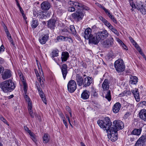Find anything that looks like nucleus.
<instances>
[{
  "label": "nucleus",
  "mask_w": 146,
  "mask_h": 146,
  "mask_svg": "<svg viewBox=\"0 0 146 146\" xmlns=\"http://www.w3.org/2000/svg\"><path fill=\"white\" fill-rule=\"evenodd\" d=\"M68 3L69 5L72 6L68 7V11H75V8L78 9L75 13L71 15L72 18L77 22L83 19L85 14L83 10L88 11L90 9L88 7L82 3L77 1H70Z\"/></svg>",
  "instance_id": "1"
},
{
  "label": "nucleus",
  "mask_w": 146,
  "mask_h": 146,
  "mask_svg": "<svg viewBox=\"0 0 146 146\" xmlns=\"http://www.w3.org/2000/svg\"><path fill=\"white\" fill-rule=\"evenodd\" d=\"M91 29L88 27L86 29L84 33H82L84 38L88 39L89 43L97 44L101 40H104L108 36L109 33L106 30L99 31L95 33L94 35L92 34Z\"/></svg>",
  "instance_id": "2"
},
{
  "label": "nucleus",
  "mask_w": 146,
  "mask_h": 146,
  "mask_svg": "<svg viewBox=\"0 0 146 146\" xmlns=\"http://www.w3.org/2000/svg\"><path fill=\"white\" fill-rule=\"evenodd\" d=\"M97 123L99 126L104 130H106V132L110 133H108V138L112 141H115L118 138L117 131L115 128L111 127L112 122L108 117L105 118L104 121L99 119L97 121Z\"/></svg>",
  "instance_id": "3"
},
{
  "label": "nucleus",
  "mask_w": 146,
  "mask_h": 146,
  "mask_svg": "<svg viewBox=\"0 0 146 146\" xmlns=\"http://www.w3.org/2000/svg\"><path fill=\"white\" fill-rule=\"evenodd\" d=\"M15 84L11 79L2 82L0 84V88L5 93L11 92L15 88Z\"/></svg>",
  "instance_id": "4"
},
{
  "label": "nucleus",
  "mask_w": 146,
  "mask_h": 146,
  "mask_svg": "<svg viewBox=\"0 0 146 146\" xmlns=\"http://www.w3.org/2000/svg\"><path fill=\"white\" fill-rule=\"evenodd\" d=\"M114 66L118 72H123L125 70V66L123 60L119 59L116 60L114 63Z\"/></svg>",
  "instance_id": "5"
},
{
  "label": "nucleus",
  "mask_w": 146,
  "mask_h": 146,
  "mask_svg": "<svg viewBox=\"0 0 146 146\" xmlns=\"http://www.w3.org/2000/svg\"><path fill=\"white\" fill-rule=\"evenodd\" d=\"M77 88V85L76 82L73 80L70 81L68 84L67 88L68 91L72 93L74 92Z\"/></svg>",
  "instance_id": "6"
},
{
  "label": "nucleus",
  "mask_w": 146,
  "mask_h": 146,
  "mask_svg": "<svg viewBox=\"0 0 146 146\" xmlns=\"http://www.w3.org/2000/svg\"><path fill=\"white\" fill-rule=\"evenodd\" d=\"M113 125L115 128V129L117 131L121 129L124 127V124L121 120H115L113 121Z\"/></svg>",
  "instance_id": "7"
},
{
  "label": "nucleus",
  "mask_w": 146,
  "mask_h": 146,
  "mask_svg": "<svg viewBox=\"0 0 146 146\" xmlns=\"http://www.w3.org/2000/svg\"><path fill=\"white\" fill-rule=\"evenodd\" d=\"M113 38L107 39L103 41L102 44L103 46L107 48L112 46L113 44Z\"/></svg>",
  "instance_id": "8"
},
{
  "label": "nucleus",
  "mask_w": 146,
  "mask_h": 146,
  "mask_svg": "<svg viewBox=\"0 0 146 146\" xmlns=\"http://www.w3.org/2000/svg\"><path fill=\"white\" fill-rule=\"evenodd\" d=\"M93 79L92 77L87 76L84 79L83 85L84 87L89 86L93 82Z\"/></svg>",
  "instance_id": "9"
},
{
  "label": "nucleus",
  "mask_w": 146,
  "mask_h": 146,
  "mask_svg": "<svg viewBox=\"0 0 146 146\" xmlns=\"http://www.w3.org/2000/svg\"><path fill=\"white\" fill-rule=\"evenodd\" d=\"M40 6L41 9L44 11L48 10L51 7L50 4L48 2L46 1L42 3Z\"/></svg>",
  "instance_id": "10"
},
{
  "label": "nucleus",
  "mask_w": 146,
  "mask_h": 146,
  "mask_svg": "<svg viewBox=\"0 0 146 146\" xmlns=\"http://www.w3.org/2000/svg\"><path fill=\"white\" fill-rule=\"evenodd\" d=\"M48 38L49 34L48 33H46L45 34H43L39 37V40L41 44H44L48 40Z\"/></svg>",
  "instance_id": "11"
},
{
  "label": "nucleus",
  "mask_w": 146,
  "mask_h": 146,
  "mask_svg": "<svg viewBox=\"0 0 146 146\" xmlns=\"http://www.w3.org/2000/svg\"><path fill=\"white\" fill-rule=\"evenodd\" d=\"M60 69L61 70L63 78L65 80L68 72L67 65L66 64H63L60 67Z\"/></svg>",
  "instance_id": "12"
},
{
  "label": "nucleus",
  "mask_w": 146,
  "mask_h": 146,
  "mask_svg": "<svg viewBox=\"0 0 146 146\" xmlns=\"http://www.w3.org/2000/svg\"><path fill=\"white\" fill-rule=\"evenodd\" d=\"M56 20L55 19L52 18L48 21L47 25L48 27L51 29H54L56 27Z\"/></svg>",
  "instance_id": "13"
},
{
  "label": "nucleus",
  "mask_w": 146,
  "mask_h": 146,
  "mask_svg": "<svg viewBox=\"0 0 146 146\" xmlns=\"http://www.w3.org/2000/svg\"><path fill=\"white\" fill-rule=\"evenodd\" d=\"M2 78L3 80L9 78L11 76V72L9 70H5L4 72L1 74Z\"/></svg>",
  "instance_id": "14"
},
{
  "label": "nucleus",
  "mask_w": 146,
  "mask_h": 146,
  "mask_svg": "<svg viewBox=\"0 0 146 146\" xmlns=\"http://www.w3.org/2000/svg\"><path fill=\"white\" fill-rule=\"evenodd\" d=\"M139 116L141 119L146 122V110L143 109L140 110L139 113Z\"/></svg>",
  "instance_id": "15"
},
{
  "label": "nucleus",
  "mask_w": 146,
  "mask_h": 146,
  "mask_svg": "<svg viewBox=\"0 0 146 146\" xmlns=\"http://www.w3.org/2000/svg\"><path fill=\"white\" fill-rule=\"evenodd\" d=\"M110 84L109 80L108 79H105L102 83V88L104 91H107L109 89Z\"/></svg>",
  "instance_id": "16"
},
{
  "label": "nucleus",
  "mask_w": 146,
  "mask_h": 146,
  "mask_svg": "<svg viewBox=\"0 0 146 146\" xmlns=\"http://www.w3.org/2000/svg\"><path fill=\"white\" fill-rule=\"evenodd\" d=\"M76 80L78 86H81L83 85L84 79L80 75L77 74L76 77Z\"/></svg>",
  "instance_id": "17"
},
{
  "label": "nucleus",
  "mask_w": 146,
  "mask_h": 146,
  "mask_svg": "<svg viewBox=\"0 0 146 146\" xmlns=\"http://www.w3.org/2000/svg\"><path fill=\"white\" fill-rule=\"evenodd\" d=\"M69 57V53L67 52H63L61 54V61L63 62H66L68 60Z\"/></svg>",
  "instance_id": "18"
},
{
  "label": "nucleus",
  "mask_w": 146,
  "mask_h": 146,
  "mask_svg": "<svg viewBox=\"0 0 146 146\" xmlns=\"http://www.w3.org/2000/svg\"><path fill=\"white\" fill-rule=\"evenodd\" d=\"M99 18L100 20L109 29L112 26L109 22L102 16H100Z\"/></svg>",
  "instance_id": "19"
},
{
  "label": "nucleus",
  "mask_w": 146,
  "mask_h": 146,
  "mask_svg": "<svg viewBox=\"0 0 146 146\" xmlns=\"http://www.w3.org/2000/svg\"><path fill=\"white\" fill-rule=\"evenodd\" d=\"M131 92L136 101L137 102H139L140 100L139 97V93L138 92V89H135L134 90H132Z\"/></svg>",
  "instance_id": "20"
},
{
  "label": "nucleus",
  "mask_w": 146,
  "mask_h": 146,
  "mask_svg": "<svg viewBox=\"0 0 146 146\" xmlns=\"http://www.w3.org/2000/svg\"><path fill=\"white\" fill-rule=\"evenodd\" d=\"M121 108V104L120 103L117 102L113 106V111L115 113H118Z\"/></svg>",
  "instance_id": "21"
},
{
  "label": "nucleus",
  "mask_w": 146,
  "mask_h": 146,
  "mask_svg": "<svg viewBox=\"0 0 146 146\" xmlns=\"http://www.w3.org/2000/svg\"><path fill=\"white\" fill-rule=\"evenodd\" d=\"M89 96L90 93L89 91L86 90H85L82 94L81 96L82 98L86 100L89 98Z\"/></svg>",
  "instance_id": "22"
},
{
  "label": "nucleus",
  "mask_w": 146,
  "mask_h": 146,
  "mask_svg": "<svg viewBox=\"0 0 146 146\" xmlns=\"http://www.w3.org/2000/svg\"><path fill=\"white\" fill-rule=\"evenodd\" d=\"M141 131V128H139V129H134L131 132V135L139 136L140 135Z\"/></svg>",
  "instance_id": "23"
},
{
  "label": "nucleus",
  "mask_w": 146,
  "mask_h": 146,
  "mask_svg": "<svg viewBox=\"0 0 146 146\" xmlns=\"http://www.w3.org/2000/svg\"><path fill=\"white\" fill-rule=\"evenodd\" d=\"M130 80L129 81V83L131 84H135L137 82V77L134 76H130Z\"/></svg>",
  "instance_id": "24"
},
{
  "label": "nucleus",
  "mask_w": 146,
  "mask_h": 146,
  "mask_svg": "<svg viewBox=\"0 0 146 146\" xmlns=\"http://www.w3.org/2000/svg\"><path fill=\"white\" fill-rule=\"evenodd\" d=\"M43 143H47L49 141L50 139V136L46 133H45L43 137Z\"/></svg>",
  "instance_id": "25"
},
{
  "label": "nucleus",
  "mask_w": 146,
  "mask_h": 146,
  "mask_svg": "<svg viewBox=\"0 0 146 146\" xmlns=\"http://www.w3.org/2000/svg\"><path fill=\"white\" fill-rule=\"evenodd\" d=\"M39 94L44 103L46 104H47L46 100L43 92H40Z\"/></svg>",
  "instance_id": "26"
},
{
  "label": "nucleus",
  "mask_w": 146,
  "mask_h": 146,
  "mask_svg": "<svg viewBox=\"0 0 146 146\" xmlns=\"http://www.w3.org/2000/svg\"><path fill=\"white\" fill-rule=\"evenodd\" d=\"M59 51L57 49H55L52 50V54H51V57L54 58V57L57 56L58 55Z\"/></svg>",
  "instance_id": "27"
},
{
  "label": "nucleus",
  "mask_w": 146,
  "mask_h": 146,
  "mask_svg": "<svg viewBox=\"0 0 146 146\" xmlns=\"http://www.w3.org/2000/svg\"><path fill=\"white\" fill-rule=\"evenodd\" d=\"M131 94V92L129 90H125L122 93L119 94V96L121 97L124 96H128L129 95Z\"/></svg>",
  "instance_id": "28"
},
{
  "label": "nucleus",
  "mask_w": 146,
  "mask_h": 146,
  "mask_svg": "<svg viewBox=\"0 0 146 146\" xmlns=\"http://www.w3.org/2000/svg\"><path fill=\"white\" fill-rule=\"evenodd\" d=\"M137 9L139 10H140L141 12L142 13V14L144 15L145 14V9L143 8V5L141 4V7H138V5H137Z\"/></svg>",
  "instance_id": "29"
},
{
  "label": "nucleus",
  "mask_w": 146,
  "mask_h": 146,
  "mask_svg": "<svg viewBox=\"0 0 146 146\" xmlns=\"http://www.w3.org/2000/svg\"><path fill=\"white\" fill-rule=\"evenodd\" d=\"M109 29L117 35L118 36L119 35L118 31L112 25Z\"/></svg>",
  "instance_id": "30"
},
{
  "label": "nucleus",
  "mask_w": 146,
  "mask_h": 146,
  "mask_svg": "<svg viewBox=\"0 0 146 146\" xmlns=\"http://www.w3.org/2000/svg\"><path fill=\"white\" fill-rule=\"evenodd\" d=\"M105 98L108 100V101H110L111 100V92L110 90L108 91L105 96Z\"/></svg>",
  "instance_id": "31"
},
{
  "label": "nucleus",
  "mask_w": 146,
  "mask_h": 146,
  "mask_svg": "<svg viewBox=\"0 0 146 146\" xmlns=\"http://www.w3.org/2000/svg\"><path fill=\"white\" fill-rule=\"evenodd\" d=\"M38 25V24L37 21L33 20L32 21L31 24V26L32 28H36L37 26Z\"/></svg>",
  "instance_id": "32"
},
{
  "label": "nucleus",
  "mask_w": 146,
  "mask_h": 146,
  "mask_svg": "<svg viewBox=\"0 0 146 146\" xmlns=\"http://www.w3.org/2000/svg\"><path fill=\"white\" fill-rule=\"evenodd\" d=\"M66 38H67V37L62 36H59L57 37V40L58 41H65L66 40Z\"/></svg>",
  "instance_id": "33"
},
{
  "label": "nucleus",
  "mask_w": 146,
  "mask_h": 146,
  "mask_svg": "<svg viewBox=\"0 0 146 146\" xmlns=\"http://www.w3.org/2000/svg\"><path fill=\"white\" fill-rule=\"evenodd\" d=\"M138 141H140L141 143H143L145 144V142L146 141V136L145 135H143L139 138Z\"/></svg>",
  "instance_id": "34"
},
{
  "label": "nucleus",
  "mask_w": 146,
  "mask_h": 146,
  "mask_svg": "<svg viewBox=\"0 0 146 146\" xmlns=\"http://www.w3.org/2000/svg\"><path fill=\"white\" fill-rule=\"evenodd\" d=\"M129 2L130 5L132 7L133 9H135L137 8V6L136 7L135 6V5L134 3L133 0H129Z\"/></svg>",
  "instance_id": "35"
},
{
  "label": "nucleus",
  "mask_w": 146,
  "mask_h": 146,
  "mask_svg": "<svg viewBox=\"0 0 146 146\" xmlns=\"http://www.w3.org/2000/svg\"><path fill=\"white\" fill-rule=\"evenodd\" d=\"M29 134L30 135L31 137V138L33 140V141L34 142H36V139L35 137V135L32 132H31Z\"/></svg>",
  "instance_id": "36"
},
{
  "label": "nucleus",
  "mask_w": 146,
  "mask_h": 146,
  "mask_svg": "<svg viewBox=\"0 0 146 146\" xmlns=\"http://www.w3.org/2000/svg\"><path fill=\"white\" fill-rule=\"evenodd\" d=\"M19 76L22 82L24 85H25V81L23 75L22 74H19Z\"/></svg>",
  "instance_id": "37"
},
{
  "label": "nucleus",
  "mask_w": 146,
  "mask_h": 146,
  "mask_svg": "<svg viewBox=\"0 0 146 146\" xmlns=\"http://www.w3.org/2000/svg\"><path fill=\"white\" fill-rule=\"evenodd\" d=\"M0 119L3 121L4 123H5L7 125H9V124L7 122V121L2 116L0 115Z\"/></svg>",
  "instance_id": "38"
},
{
  "label": "nucleus",
  "mask_w": 146,
  "mask_h": 146,
  "mask_svg": "<svg viewBox=\"0 0 146 146\" xmlns=\"http://www.w3.org/2000/svg\"><path fill=\"white\" fill-rule=\"evenodd\" d=\"M109 18L115 24L117 23V22L115 18L113 16L111 15H110Z\"/></svg>",
  "instance_id": "39"
},
{
  "label": "nucleus",
  "mask_w": 146,
  "mask_h": 146,
  "mask_svg": "<svg viewBox=\"0 0 146 146\" xmlns=\"http://www.w3.org/2000/svg\"><path fill=\"white\" fill-rule=\"evenodd\" d=\"M144 144L143 143H141L137 141L135 144V146H143Z\"/></svg>",
  "instance_id": "40"
},
{
  "label": "nucleus",
  "mask_w": 146,
  "mask_h": 146,
  "mask_svg": "<svg viewBox=\"0 0 146 146\" xmlns=\"http://www.w3.org/2000/svg\"><path fill=\"white\" fill-rule=\"evenodd\" d=\"M38 81H39L40 86L42 88H43L44 87V85L43 83V81H42L41 82L42 79L40 77H39L38 78Z\"/></svg>",
  "instance_id": "41"
},
{
  "label": "nucleus",
  "mask_w": 146,
  "mask_h": 146,
  "mask_svg": "<svg viewBox=\"0 0 146 146\" xmlns=\"http://www.w3.org/2000/svg\"><path fill=\"white\" fill-rule=\"evenodd\" d=\"M66 109L67 111H68L70 115V117H72V113H71V111L70 110V109L69 108V107L68 106H66Z\"/></svg>",
  "instance_id": "42"
},
{
  "label": "nucleus",
  "mask_w": 146,
  "mask_h": 146,
  "mask_svg": "<svg viewBox=\"0 0 146 146\" xmlns=\"http://www.w3.org/2000/svg\"><path fill=\"white\" fill-rule=\"evenodd\" d=\"M28 110H32V104L30 102V101L28 102Z\"/></svg>",
  "instance_id": "43"
},
{
  "label": "nucleus",
  "mask_w": 146,
  "mask_h": 146,
  "mask_svg": "<svg viewBox=\"0 0 146 146\" xmlns=\"http://www.w3.org/2000/svg\"><path fill=\"white\" fill-rule=\"evenodd\" d=\"M35 84L36 85V87H37V89L38 90V91L39 92V93H40V92H43L42 91V90L41 89V88L40 87H39L37 85V84H38V82H35Z\"/></svg>",
  "instance_id": "44"
},
{
  "label": "nucleus",
  "mask_w": 146,
  "mask_h": 146,
  "mask_svg": "<svg viewBox=\"0 0 146 146\" xmlns=\"http://www.w3.org/2000/svg\"><path fill=\"white\" fill-rule=\"evenodd\" d=\"M70 29L72 33H74L75 30L74 26H70Z\"/></svg>",
  "instance_id": "45"
},
{
  "label": "nucleus",
  "mask_w": 146,
  "mask_h": 146,
  "mask_svg": "<svg viewBox=\"0 0 146 146\" xmlns=\"http://www.w3.org/2000/svg\"><path fill=\"white\" fill-rule=\"evenodd\" d=\"M129 38L131 42L133 44H137V43L133 39L132 37L129 36Z\"/></svg>",
  "instance_id": "46"
},
{
  "label": "nucleus",
  "mask_w": 146,
  "mask_h": 146,
  "mask_svg": "<svg viewBox=\"0 0 146 146\" xmlns=\"http://www.w3.org/2000/svg\"><path fill=\"white\" fill-rule=\"evenodd\" d=\"M24 130L26 131H27L28 133L29 134L31 132V131L29 130V128L27 127V126H25L24 127Z\"/></svg>",
  "instance_id": "47"
},
{
  "label": "nucleus",
  "mask_w": 146,
  "mask_h": 146,
  "mask_svg": "<svg viewBox=\"0 0 146 146\" xmlns=\"http://www.w3.org/2000/svg\"><path fill=\"white\" fill-rule=\"evenodd\" d=\"M131 114L129 112H127L125 114L124 116V118L125 119L127 118Z\"/></svg>",
  "instance_id": "48"
},
{
  "label": "nucleus",
  "mask_w": 146,
  "mask_h": 146,
  "mask_svg": "<svg viewBox=\"0 0 146 146\" xmlns=\"http://www.w3.org/2000/svg\"><path fill=\"white\" fill-rule=\"evenodd\" d=\"M137 50L139 52V53L141 55H142L143 56H145V55L142 52L141 49L140 48V47H138V48H137Z\"/></svg>",
  "instance_id": "49"
},
{
  "label": "nucleus",
  "mask_w": 146,
  "mask_h": 146,
  "mask_svg": "<svg viewBox=\"0 0 146 146\" xmlns=\"http://www.w3.org/2000/svg\"><path fill=\"white\" fill-rule=\"evenodd\" d=\"M92 96L95 97H97L98 96V93L96 91H94L92 94Z\"/></svg>",
  "instance_id": "50"
},
{
  "label": "nucleus",
  "mask_w": 146,
  "mask_h": 146,
  "mask_svg": "<svg viewBox=\"0 0 146 146\" xmlns=\"http://www.w3.org/2000/svg\"><path fill=\"white\" fill-rule=\"evenodd\" d=\"M29 113L31 116V117L32 118L34 117V115L33 111L32 110H29Z\"/></svg>",
  "instance_id": "51"
},
{
  "label": "nucleus",
  "mask_w": 146,
  "mask_h": 146,
  "mask_svg": "<svg viewBox=\"0 0 146 146\" xmlns=\"http://www.w3.org/2000/svg\"><path fill=\"white\" fill-rule=\"evenodd\" d=\"M5 48L3 45L2 44L0 47V53L4 51Z\"/></svg>",
  "instance_id": "52"
},
{
  "label": "nucleus",
  "mask_w": 146,
  "mask_h": 146,
  "mask_svg": "<svg viewBox=\"0 0 146 146\" xmlns=\"http://www.w3.org/2000/svg\"><path fill=\"white\" fill-rule=\"evenodd\" d=\"M66 40L68 41L69 42L72 43L73 42V40L70 37H67V38Z\"/></svg>",
  "instance_id": "53"
},
{
  "label": "nucleus",
  "mask_w": 146,
  "mask_h": 146,
  "mask_svg": "<svg viewBox=\"0 0 146 146\" xmlns=\"http://www.w3.org/2000/svg\"><path fill=\"white\" fill-rule=\"evenodd\" d=\"M63 121L65 126H66V128H67L68 127V125L67 124V122L65 120V119H63Z\"/></svg>",
  "instance_id": "54"
},
{
  "label": "nucleus",
  "mask_w": 146,
  "mask_h": 146,
  "mask_svg": "<svg viewBox=\"0 0 146 146\" xmlns=\"http://www.w3.org/2000/svg\"><path fill=\"white\" fill-rule=\"evenodd\" d=\"M3 27L5 33L9 31L7 27L5 24H4Z\"/></svg>",
  "instance_id": "55"
},
{
  "label": "nucleus",
  "mask_w": 146,
  "mask_h": 146,
  "mask_svg": "<svg viewBox=\"0 0 146 146\" xmlns=\"http://www.w3.org/2000/svg\"><path fill=\"white\" fill-rule=\"evenodd\" d=\"M19 9L20 10V11L21 13L22 14V16H24V14L23 13V11L22 9V7H20V8H19Z\"/></svg>",
  "instance_id": "56"
},
{
  "label": "nucleus",
  "mask_w": 146,
  "mask_h": 146,
  "mask_svg": "<svg viewBox=\"0 0 146 146\" xmlns=\"http://www.w3.org/2000/svg\"><path fill=\"white\" fill-rule=\"evenodd\" d=\"M140 104H142L143 106H146V101H141L140 102Z\"/></svg>",
  "instance_id": "57"
},
{
  "label": "nucleus",
  "mask_w": 146,
  "mask_h": 146,
  "mask_svg": "<svg viewBox=\"0 0 146 146\" xmlns=\"http://www.w3.org/2000/svg\"><path fill=\"white\" fill-rule=\"evenodd\" d=\"M117 41L119 44L121 45L123 43V42L118 38L117 39Z\"/></svg>",
  "instance_id": "58"
},
{
  "label": "nucleus",
  "mask_w": 146,
  "mask_h": 146,
  "mask_svg": "<svg viewBox=\"0 0 146 146\" xmlns=\"http://www.w3.org/2000/svg\"><path fill=\"white\" fill-rule=\"evenodd\" d=\"M103 9L104 11L106 14L109 12V11L107 9H106L104 7H103Z\"/></svg>",
  "instance_id": "59"
},
{
  "label": "nucleus",
  "mask_w": 146,
  "mask_h": 146,
  "mask_svg": "<svg viewBox=\"0 0 146 146\" xmlns=\"http://www.w3.org/2000/svg\"><path fill=\"white\" fill-rule=\"evenodd\" d=\"M121 45L124 49L127 50V49H126L127 47L123 43Z\"/></svg>",
  "instance_id": "60"
},
{
  "label": "nucleus",
  "mask_w": 146,
  "mask_h": 146,
  "mask_svg": "<svg viewBox=\"0 0 146 146\" xmlns=\"http://www.w3.org/2000/svg\"><path fill=\"white\" fill-rule=\"evenodd\" d=\"M25 98H26V100L27 101H30V99L28 98V96L27 95H25Z\"/></svg>",
  "instance_id": "61"
},
{
  "label": "nucleus",
  "mask_w": 146,
  "mask_h": 146,
  "mask_svg": "<svg viewBox=\"0 0 146 146\" xmlns=\"http://www.w3.org/2000/svg\"><path fill=\"white\" fill-rule=\"evenodd\" d=\"M3 68L1 66H0V74L3 71Z\"/></svg>",
  "instance_id": "62"
},
{
  "label": "nucleus",
  "mask_w": 146,
  "mask_h": 146,
  "mask_svg": "<svg viewBox=\"0 0 146 146\" xmlns=\"http://www.w3.org/2000/svg\"><path fill=\"white\" fill-rule=\"evenodd\" d=\"M14 97V95H13V94H12L9 96H8L7 97V98L8 99H11L12 98H13Z\"/></svg>",
  "instance_id": "63"
},
{
  "label": "nucleus",
  "mask_w": 146,
  "mask_h": 146,
  "mask_svg": "<svg viewBox=\"0 0 146 146\" xmlns=\"http://www.w3.org/2000/svg\"><path fill=\"white\" fill-rule=\"evenodd\" d=\"M60 117L63 119H65V117L63 114L62 113H60Z\"/></svg>",
  "instance_id": "64"
}]
</instances>
